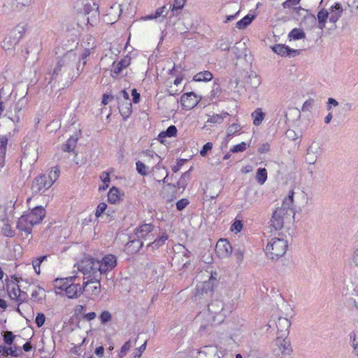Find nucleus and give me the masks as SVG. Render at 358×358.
Listing matches in <instances>:
<instances>
[{"label": "nucleus", "mask_w": 358, "mask_h": 358, "mask_svg": "<svg viewBox=\"0 0 358 358\" xmlns=\"http://www.w3.org/2000/svg\"><path fill=\"white\" fill-rule=\"evenodd\" d=\"M116 265V257L110 254L103 257L101 261L85 257L78 264V270L80 272L93 271L96 278L101 277L102 274L113 270Z\"/></svg>", "instance_id": "1"}, {"label": "nucleus", "mask_w": 358, "mask_h": 358, "mask_svg": "<svg viewBox=\"0 0 358 358\" xmlns=\"http://www.w3.org/2000/svg\"><path fill=\"white\" fill-rule=\"evenodd\" d=\"M294 192H289L288 196L284 199L280 208H278L273 213L271 220V226L275 230H280L284 226V222L294 217L295 213L293 208Z\"/></svg>", "instance_id": "2"}, {"label": "nucleus", "mask_w": 358, "mask_h": 358, "mask_svg": "<svg viewBox=\"0 0 358 358\" xmlns=\"http://www.w3.org/2000/svg\"><path fill=\"white\" fill-rule=\"evenodd\" d=\"M45 216V209L42 206H36L18 219L17 229L28 236L31 233L33 227L41 222Z\"/></svg>", "instance_id": "3"}, {"label": "nucleus", "mask_w": 358, "mask_h": 358, "mask_svg": "<svg viewBox=\"0 0 358 358\" xmlns=\"http://www.w3.org/2000/svg\"><path fill=\"white\" fill-rule=\"evenodd\" d=\"M60 171L58 167H52L48 173L37 176L31 184V191L34 194L43 193L49 189L58 179Z\"/></svg>", "instance_id": "4"}, {"label": "nucleus", "mask_w": 358, "mask_h": 358, "mask_svg": "<svg viewBox=\"0 0 358 358\" xmlns=\"http://www.w3.org/2000/svg\"><path fill=\"white\" fill-rule=\"evenodd\" d=\"M287 247L288 243L286 240L274 238L267 243L265 252L268 258L273 260L278 259L285 254Z\"/></svg>", "instance_id": "5"}, {"label": "nucleus", "mask_w": 358, "mask_h": 358, "mask_svg": "<svg viewBox=\"0 0 358 358\" xmlns=\"http://www.w3.org/2000/svg\"><path fill=\"white\" fill-rule=\"evenodd\" d=\"M76 63V55L73 52H68L63 55L57 62L56 66L54 69L53 75H57L63 69L64 73H67L72 78L75 76L71 75V71L73 72V68Z\"/></svg>", "instance_id": "6"}, {"label": "nucleus", "mask_w": 358, "mask_h": 358, "mask_svg": "<svg viewBox=\"0 0 358 358\" xmlns=\"http://www.w3.org/2000/svg\"><path fill=\"white\" fill-rule=\"evenodd\" d=\"M84 275L83 292L96 296L101 292V277H96L94 272H81Z\"/></svg>", "instance_id": "7"}, {"label": "nucleus", "mask_w": 358, "mask_h": 358, "mask_svg": "<svg viewBox=\"0 0 358 358\" xmlns=\"http://www.w3.org/2000/svg\"><path fill=\"white\" fill-rule=\"evenodd\" d=\"M208 310L215 322L222 323L224 317L231 313V309L225 307L221 300L216 299L208 304Z\"/></svg>", "instance_id": "8"}, {"label": "nucleus", "mask_w": 358, "mask_h": 358, "mask_svg": "<svg viewBox=\"0 0 358 358\" xmlns=\"http://www.w3.org/2000/svg\"><path fill=\"white\" fill-rule=\"evenodd\" d=\"M293 350L290 341L287 338L278 336L272 346L273 355L277 358H285L290 355Z\"/></svg>", "instance_id": "9"}, {"label": "nucleus", "mask_w": 358, "mask_h": 358, "mask_svg": "<svg viewBox=\"0 0 358 358\" xmlns=\"http://www.w3.org/2000/svg\"><path fill=\"white\" fill-rule=\"evenodd\" d=\"M24 33V27L20 24L17 25L3 40V48L9 50L16 45L23 37Z\"/></svg>", "instance_id": "10"}, {"label": "nucleus", "mask_w": 358, "mask_h": 358, "mask_svg": "<svg viewBox=\"0 0 358 358\" xmlns=\"http://www.w3.org/2000/svg\"><path fill=\"white\" fill-rule=\"evenodd\" d=\"M322 145L320 141L314 140L306 149V162L314 164L322 153Z\"/></svg>", "instance_id": "11"}, {"label": "nucleus", "mask_w": 358, "mask_h": 358, "mask_svg": "<svg viewBox=\"0 0 358 358\" xmlns=\"http://www.w3.org/2000/svg\"><path fill=\"white\" fill-rule=\"evenodd\" d=\"M215 251L220 258H227L231 255L233 248L227 239L220 238L217 242Z\"/></svg>", "instance_id": "12"}, {"label": "nucleus", "mask_w": 358, "mask_h": 358, "mask_svg": "<svg viewBox=\"0 0 358 358\" xmlns=\"http://www.w3.org/2000/svg\"><path fill=\"white\" fill-rule=\"evenodd\" d=\"M213 288L209 282H203L196 285L194 294V300H200L203 296H209L212 294Z\"/></svg>", "instance_id": "13"}, {"label": "nucleus", "mask_w": 358, "mask_h": 358, "mask_svg": "<svg viewBox=\"0 0 358 358\" xmlns=\"http://www.w3.org/2000/svg\"><path fill=\"white\" fill-rule=\"evenodd\" d=\"M180 101L182 106L186 110H190L194 108L198 103L199 102V99H198L196 94L193 92H187L185 93L181 96Z\"/></svg>", "instance_id": "14"}, {"label": "nucleus", "mask_w": 358, "mask_h": 358, "mask_svg": "<svg viewBox=\"0 0 358 358\" xmlns=\"http://www.w3.org/2000/svg\"><path fill=\"white\" fill-rule=\"evenodd\" d=\"M154 226L151 224H144L141 225L136 231V236L138 239L152 241L153 235L151 232L153 231Z\"/></svg>", "instance_id": "15"}, {"label": "nucleus", "mask_w": 358, "mask_h": 358, "mask_svg": "<svg viewBox=\"0 0 358 358\" xmlns=\"http://www.w3.org/2000/svg\"><path fill=\"white\" fill-rule=\"evenodd\" d=\"M273 51L282 57H295L299 54L300 50L292 49L284 44H276L272 47Z\"/></svg>", "instance_id": "16"}, {"label": "nucleus", "mask_w": 358, "mask_h": 358, "mask_svg": "<svg viewBox=\"0 0 358 358\" xmlns=\"http://www.w3.org/2000/svg\"><path fill=\"white\" fill-rule=\"evenodd\" d=\"M196 358H220L217 348L215 345H206L198 352Z\"/></svg>", "instance_id": "17"}, {"label": "nucleus", "mask_w": 358, "mask_h": 358, "mask_svg": "<svg viewBox=\"0 0 358 358\" xmlns=\"http://www.w3.org/2000/svg\"><path fill=\"white\" fill-rule=\"evenodd\" d=\"M291 322L287 318L282 317H279L276 322L278 336L287 338Z\"/></svg>", "instance_id": "18"}, {"label": "nucleus", "mask_w": 358, "mask_h": 358, "mask_svg": "<svg viewBox=\"0 0 358 358\" xmlns=\"http://www.w3.org/2000/svg\"><path fill=\"white\" fill-rule=\"evenodd\" d=\"M79 293H83V289L79 283H75L74 281H71L66 287L65 294L69 299L78 298Z\"/></svg>", "instance_id": "19"}, {"label": "nucleus", "mask_w": 358, "mask_h": 358, "mask_svg": "<svg viewBox=\"0 0 358 358\" xmlns=\"http://www.w3.org/2000/svg\"><path fill=\"white\" fill-rule=\"evenodd\" d=\"M130 63L131 57L127 55L117 64L115 62L113 63V69H111V72L113 74L118 75L124 69L129 66Z\"/></svg>", "instance_id": "20"}, {"label": "nucleus", "mask_w": 358, "mask_h": 358, "mask_svg": "<svg viewBox=\"0 0 358 358\" xmlns=\"http://www.w3.org/2000/svg\"><path fill=\"white\" fill-rule=\"evenodd\" d=\"M291 15L294 18L298 19V17L301 16L303 18L310 19L313 22H316V17L314 15L309 14L308 11L301 7H293L292 8Z\"/></svg>", "instance_id": "21"}, {"label": "nucleus", "mask_w": 358, "mask_h": 358, "mask_svg": "<svg viewBox=\"0 0 358 358\" xmlns=\"http://www.w3.org/2000/svg\"><path fill=\"white\" fill-rule=\"evenodd\" d=\"M84 13L86 15H88L90 16L87 17V22L90 23V17L92 18V21L93 22L92 18H94L95 20L96 18L99 16V6L96 3H86L84 6Z\"/></svg>", "instance_id": "22"}, {"label": "nucleus", "mask_w": 358, "mask_h": 358, "mask_svg": "<svg viewBox=\"0 0 358 358\" xmlns=\"http://www.w3.org/2000/svg\"><path fill=\"white\" fill-rule=\"evenodd\" d=\"M329 10V21L335 23L342 15L343 11V6L341 3H336L334 5L331 6Z\"/></svg>", "instance_id": "23"}, {"label": "nucleus", "mask_w": 358, "mask_h": 358, "mask_svg": "<svg viewBox=\"0 0 358 358\" xmlns=\"http://www.w3.org/2000/svg\"><path fill=\"white\" fill-rule=\"evenodd\" d=\"M76 277L71 276L65 278H57L54 281V287L55 289L64 290L66 291V287L69 286L71 281H75Z\"/></svg>", "instance_id": "24"}, {"label": "nucleus", "mask_w": 358, "mask_h": 358, "mask_svg": "<svg viewBox=\"0 0 358 358\" xmlns=\"http://www.w3.org/2000/svg\"><path fill=\"white\" fill-rule=\"evenodd\" d=\"M177 128L174 125L169 126L166 131H163L158 135V140L161 143H164V138L166 137H173L177 135Z\"/></svg>", "instance_id": "25"}, {"label": "nucleus", "mask_w": 358, "mask_h": 358, "mask_svg": "<svg viewBox=\"0 0 358 358\" xmlns=\"http://www.w3.org/2000/svg\"><path fill=\"white\" fill-rule=\"evenodd\" d=\"M78 142V138L75 136H71L62 147V150L64 152H73L76 155L75 148Z\"/></svg>", "instance_id": "26"}, {"label": "nucleus", "mask_w": 358, "mask_h": 358, "mask_svg": "<svg viewBox=\"0 0 358 358\" xmlns=\"http://www.w3.org/2000/svg\"><path fill=\"white\" fill-rule=\"evenodd\" d=\"M329 11H327L324 8L321 9L318 12L316 19H317V21H318L317 27L320 29L322 30L325 27L326 22L329 17Z\"/></svg>", "instance_id": "27"}, {"label": "nucleus", "mask_w": 358, "mask_h": 358, "mask_svg": "<svg viewBox=\"0 0 358 358\" xmlns=\"http://www.w3.org/2000/svg\"><path fill=\"white\" fill-rule=\"evenodd\" d=\"M45 290L38 286L36 289L34 290L31 293V300H32L33 301L36 302V303H41L43 300L45 299Z\"/></svg>", "instance_id": "28"}, {"label": "nucleus", "mask_w": 358, "mask_h": 358, "mask_svg": "<svg viewBox=\"0 0 358 358\" xmlns=\"http://www.w3.org/2000/svg\"><path fill=\"white\" fill-rule=\"evenodd\" d=\"M119 110L122 117L126 120L128 118L131 113V101H127L119 106Z\"/></svg>", "instance_id": "29"}, {"label": "nucleus", "mask_w": 358, "mask_h": 358, "mask_svg": "<svg viewBox=\"0 0 358 358\" xmlns=\"http://www.w3.org/2000/svg\"><path fill=\"white\" fill-rule=\"evenodd\" d=\"M212 78L213 74L208 71H205L196 74L193 78V80L196 82H208L211 80Z\"/></svg>", "instance_id": "30"}, {"label": "nucleus", "mask_w": 358, "mask_h": 358, "mask_svg": "<svg viewBox=\"0 0 358 358\" xmlns=\"http://www.w3.org/2000/svg\"><path fill=\"white\" fill-rule=\"evenodd\" d=\"M108 200L111 203H116L120 200V192L118 188L113 187L108 194Z\"/></svg>", "instance_id": "31"}, {"label": "nucleus", "mask_w": 358, "mask_h": 358, "mask_svg": "<svg viewBox=\"0 0 358 358\" xmlns=\"http://www.w3.org/2000/svg\"><path fill=\"white\" fill-rule=\"evenodd\" d=\"M255 19V15L252 14H248L244 17H243L241 20L236 22V27L239 29H245L247 26H248L252 21Z\"/></svg>", "instance_id": "32"}, {"label": "nucleus", "mask_w": 358, "mask_h": 358, "mask_svg": "<svg viewBox=\"0 0 358 358\" xmlns=\"http://www.w3.org/2000/svg\"><path fill=\"white\" fill-rule=\"evenodd\" d=\"M168 235L164 233L159 238H156L153 241H150L148 246H152L153 249H157L163 245L166 241L168 240Z\"/></svg>", "instance_id": "33"}, {"label": "nucleus", "mask_w": 358, "mask_h": 358, "mask_svg": "<svg viewBox=\"0 0 358 358\" xmlns=\"http://www.w3.org/2000/svg\"><path fill=\"white\" fill-rule=\"evenodd\" d=\"M265 114L262 112L261 108H257L252 113V117L253 118V124L256 126H259L262 124Z\"/></svg>", "instance_id": "34"}, {"label": "nucleus", "mask_w": 358, "mask_h": 358, "mask_svg": "<svg viewBox=\"0 0 358 358\" xmlns=\"http://www.w3.org/2000/svg\"><path fill=\"white\" fill-rule=\"evenodd\" d=\"M256 180L259 185H263L267 180V171L265 168H259L257 171Z\"/></svg>", "instance_id": "35"}, {"label": "nucleus", "mask_w": 358, "mask_h": 358, "mask_svg": "<svg viewBox=\"0 0 358 358\" xmlns=\"http://www.w3.org/2000/svg\"><path fill=\"white\" fill-rule=\"evenodd\" d=\"M288 36L294 40H300L306 38V34L301 29L294 28L289 32Z\"/></svg>", "instance_id": "36"}, {"label": "nucleus", "mask_w": 358, "mask_h": 358, "mask_svg": "<svg viewBox=\"0 0 358 358\" xmlns=\"http://www.w3.org/2000/svg\"><path fill=\"white\" fill-rule=\"evenodd\" d=\"M230 45L231 42L227 37H222L216 43L217 48L222 51L229 50Z\"/></svg>", "instance_id": "37"}, {"label": "nucleus", "mask_w": 358, "mask_h": 358, "mask_svg": "<svg viewBox=\"0 0 358 358\" xmlns=\"http://www.w3.org/2000/svg\"><path fill=\"white\" fill-rule=\"evenodd\" d=\"M21 338L20 336L14 335L10 331H6L4 332L3 340V342L8 345H12L15 338Z\"/></svg>", "instance_id": "38"}, {"label": "nucleus", "mask_w": 358, "mask_h": 358, "mask_svg": "<svg viewBox=\"0 0 358 358\" xmlns=\"http://www.w3.org/2000/svg\"><path fill=\"white\" fill-rule=\"evenodd\" d=\"M189 178V171L185 172L181 177L180 178L179 180L177 182V186L179 189H182V190L185 189L186 187L188 180Z\"/></svg>", "instance_id": "39"}, {"label": "nucleus", "mask_w": 358, "mask_h": 358, "mask_svg": "<svg viewBox=\"0 0 358 358\" xmlns=\"http://www.w3.org/2000/svg\"><path fill=\"white\" fill-rule=\"evenodd\" d=\"M121 5L115 3L108 10L107 15H114L115 17H119L121 14Z\"/></svg>", "instance_id": "40"}, {"label": "nucleus", "mask_w": 358, "mask_h": 358, "mask_svg": "<svg viewBox=\"0 0 358 358\" xmlns=\"http://www.w3.org/2000/svg\"><path fill=\"white\" fill-rule=\"evenodd\" d=\"M7 290L10 299L16 301L17 299V293L20 292V288L19 285H14L11 288L8 287Z\"/></svg>", "instance_id": "41"}, {"label": "nucleus", "mask_w": 358, "mask_h": 358, "mask_svg": "<svg viewBox=\"0 0 358 358\" xmlns=\"http://www.w3.org/2000/svg\"><path fill=\"white\" fill-rule=\"evenodd\" d=\"M8 138L6 136H0V156L4 157L6 152Z\"/></svg>", "instance_id": "42"}, {"label": "nucleus", "mask_w": 358, "mask_h": 358, "mask_svg": "<svg viewBox=\"0 0 358 358\" xmlns=\"http://www.w3.org/2000/svg\"><path fill=\"white\" fill-rule=\"evenodd\" d=\"M136 170L141 176H146L148 174V166L141 161L136 163Z\"/></svg>", "instance_id": "43"}, {"label": "nucleus", "mask_w": 358, "mask_h": 358, "mask_svg": "<svg viewBox=\"0 0 358 358\" xmlns=\"http://www.w3.org/2000/svg\"><path fill=\"white\" fill-rule=\"evenodd\" d=\"M234 255L236 258V261L238 263H241L243 259L244 255V250L241 246H238V248H234Z\"/></svg>", "instance_id": "44"}, {"label": "nucleus", "mask_w": 358, "mask_h": 358, "mask_svg": "<svg viewBox=\"0 0 358 358\" xmlns=\"http://www.w3.org/2000/svg\"><path fill=\"white\" fill-rule=\"evenodd\" d=\"M241 129V126L238 124H231L227 130V135L228 137L233 136L236 133H237Z\"/></svg>", "instance_id": "45"}, {"label": "nucleus", "mask_w": 358, "mask_h": 358, "mask_svg": "<svg viewBox=\"0 0 358 358\" xmlns=\"http://www.w3.org/2000/svg\"><path fill=\"white\" fill-rule=\"evenodd\" d=\"M131 348V341H127L121 348L120 351L119 352V357L122 358L124 357L127 352V351L129 350V349Z\"/></svg>", "instance_id": "46"}, {"label": "nucleus", "mask_w": 358, "mask_h": 358, "mask_svg": "<svg viewBox=\"0 0 358 358\" xmlns=\"http://www.w3.org/2000/svg\"><path fill=\"white\" fill-rule=\"evenodd\" d=\"M356 334L355 332H351L350 334V339L352 343V347L353 348L354 352L358 355V341H357Z\"/></svg>", "instance_id": "47"}, {"label": "nucleus", "mask_w": 358, "mask_h": 358, "mask_svg": "<svg viewBox=\"0 0 358 358\" xmlns=\"http://www.w3.org/2000/svg\"><path fill=\"white\" fill-rule=\"evenodd\" d=\"M99 317L101 322L105 324L111 320L112 316L109 311L104 310L101 313Z\"/></svg>", "instance_id": "48"}, {"label": "nucleus", "mask_w": 358, "mask_h": 358, "mask_svg": "<svg viewBox=\"0 0 358 358\" xmlns=\"http://www.w3.org/2000/svg\"><path fill=\"white\" fill-rule=\"evenodd\" d=\"M247 145L245 142H242L234 146L231 151L234 153L243 152L246 150Z\"/></svg>", "instance_id": "49"}, {"label": "nucleus", "mask_w": 358, "mask_h": 358, "mask_svg": "<svg viewBox=\"0 0 358 358\" xmlns=\"http://www.w3.org/2000/svg\"><path fill=\"white\" fill-rule=\"evenodd\" d=\"M35 322L38 327H41L45 322V315L42 313H38L36 315Z\"/></svg>", "instance_id": "50"}, {"label": "nucleus", "mask_w": 358, "mask_h": 358, "mask_svg": "<svg viewBox=\"0 0 358 358\" xmlns=\"http://www.w3.org/2000/svg\"><path fill=\"white\" fill-rule=\"evenodd\" d=\"M213 148V143L208 142L203 145L202 149L200 151V155L202 157H206L208 151L211 150Z\"/></svg>", "instance_id": "51"}, {"label": "nucleus", "mask_w": 358, "mask_h": 358, "mask_svg": "<svg viewBox=\"0 0 358 358\" xmlns=\"http://www.w3.org/2000/svg\"><path fill=\"white\" fill-rule=\"evenodd\" d=\"M130 245H129V247L131 246H134V250L136 251V252H138L143 246V242L141 241H140V239H137V240H133L129 242Z\"/></svg>", "instance_id": "52"}, {"label": "nucleus", "mask_w": 358, "mask_h": 358, "mask_svg": "<svg viewBox=\"0 0 358 358\" xmlns=\"http://www.w3.org/2000/svg\"><path fill=\"white\" fill-rule=\"evenodd\" d=\"M100 178L103 183L105 184V186L103 187V189H106V188L108 187V183L110 182L109 174L106 172H103L100 176Z\"/></svg>", "instance_id": "53"}, {"label": "nucleus", "mask_w": 358, "mask_h": 358, "mask_svg": "<svg viewBox=\"0 0 358 358\" xmlns=\"http://www.w3.org/2000/svg\"><path fill=\"white\" fill-rule=\"evenodd\" d=\"M27 298V293L20 289V292L17 293V299L16 300V302H17L19 304H21L22 303L26 301Z\"/></svg>", "instance_id": "54"}, {"label": "nucleus", "mask_w": 358, "mask_h": 358, "mask_svg": "<svg viewBox=\"0 0 358 358\" xmlns=\"http://www.w3.org/2000/svg\"><path fill=\"white\" fill-rule=\"evenodd\" d=\"M189 204V201L187 199H182L177 201L176 208L178 210H183Z\"/></svg>", "instance_id": "55"}, {"label": "nucleus", "mask_w": 358, "mask_h": 358, "mask_svg": "<svg viewBox=\"0 0 358 358\" xmlns=\"http://www.w3.org/2000/svg\"><path fill=\"white\" fill-rule=\"evenodd\" d=\"M3 235L7 237H13L15 236V231L9 225H6L2 229Z\"/></svg>", "instance_id": "56"}, {"label": "nucleus", "mask_w": 358, "mask_h": 358, "mask_svg": "<svg viewBox=\"0 0 358 358\" xmlns=\"http://www.w3.org/2000/svg\"><path fill=\"white\" fill-rule=\"evenodd\" d=\"M314 104V100L313 99H309L306 100L302 106L303 111H309Z\"/></svg>", "instance_id": "57"}, {"label": "nucleus", "mask_w": 358, "mask_h": 358, "mask_svg": "<svg viewBox=\"0 0 358 358\" xmlns=\"http://www.w3.org/2000/svg\"><path fill=\"white\" fill-rule=\"evenodd\" d=\"M107 208V205L105 203H101L98 205L95 215L99 217L101 215V214L106 210Z\"/></svg>", "instance_id": "58"}, {"label": "nucleus", "mask_w": 358, "mask_h": 358, "mask_svg": "<svg viewBox=\"0 0 358 358\" xmlns=\"http://www.w3.org/2000/svg\"><path fill=\"white\" fill-rule=\"evenodd\" d=\"M243 228V224L241 220H236L231 226V231H236L237 232L241 231Z\"/></svg>", "instance_id": "59"}, {"label": "nucleus", "mask_w": 358, "mask_h": 358, "mask_svg": "<svg viewBox=\"0 0 358 358\" xmlns=\"http://www.w3.org/2000/svg\"><path fill=\"white\" fill-rule=\"evenodd\" d=\"M185 3V0H175L173 4V10H181Z\"/></svg>", "instance_id": "60"}, {"label": "nucleus", "mask_w": 358, "mask_h": 358, "mask_svg": "<svg viewBox=\"0 0 358 358\" xmlns=\"http://www.w3.org/2000/svg\"><path fill=\"white\" fill-rule=\"evenodd\" d=\"M300 0H286L282 3L284 8H289L292 6H296L299 3Z\"/></svg>", "instance_id": "61"}, {"label": "nucleus", "mask_w": 358, "mask_h": 358, "mask_svg": "<svg viewBox=\"0 0 358 358\" xmlns=\"http://www.w3.org/2000/svg\"><path fill=\"white\" fill-rule=\"evenodd\" d=\"M223 117L219 115H215L212 116L209 120L208 122L210 123H217L220 124L222 122Z\"/></svg>", "instance_id": "62"}, {"label": "nucleus", "mask_w": 358, "mask_h": 358, "mask_svg": "<svg viewBox=\"0 0 358 358\" xmlns=\"http://www.w3.org/2000/svg\"><path fill=\"white\" fill-rule=\"evenodd\" d=\"M132 100L134 103H137L140 101V94L136 89L131 90Z\"/></svg>", "instance_id": "63"}, {"label": "nucleus", "mask_w": 358, "mask_h": 358, "mask_svg": "<svg viewBox=\"0 0 358 358\" xmlns=\"http://www.w3.org/2000/svg\"><path fill=\"white\" fill-rule=\"evenodd\" d=\"M270 145L268 143H264L258 148V152L261 154L266 153L269 151Z\"/></svg>", "instance_id": "64"}]
</instances>
